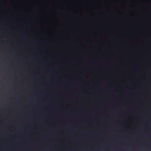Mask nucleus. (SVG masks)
Masks as SVG:
<instances>
[{
  "label": "nucleus",
  "instance_id": "obj_1",
  "mask_svg": "<svg viewBox=\"0 0 151 151\" xmlns=\"http://www.w3.org/2000/svg\"><path fill=\"white\" fill-rule=\"evenodd\" d=\"M148 32L149 33H151V22H150L149 23V27Z\"/></svg>",
  "mask_w": 151,
  "mask_h": 151
}]
</instances>
